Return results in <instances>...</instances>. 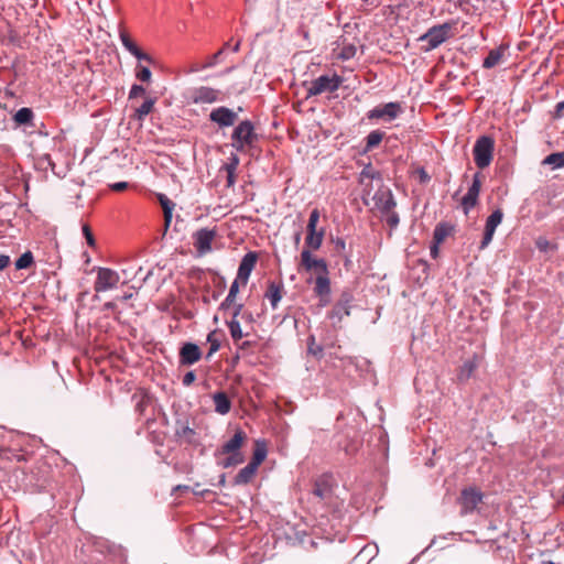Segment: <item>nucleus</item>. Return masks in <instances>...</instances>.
Masks as SVG:
<instances>
[{"label": "nucleus", "mask_w": 564, "mask_h": 564, "mask_svg": "<svg viewBox=\"0 0 564 564\" xmlns=\"http://www.w3.org/2000/svg\"><path fill=\"white\" fill-rule=\"evenodd\" d=\"M495 140L488 135L479 137L473 148L475 164L484 170L490 165L494 159Z\"/></svg>", "instance_id": "nucleus-4"}, {"label": "nucleus", "mask_w": 564, "mask_h": 564, "mask_svg": "<svg viewBox=\"0 0 564 564\" xmlns=\"http://www.w3.org/2000/svg\"><path fill=\"white\" fill-rule=\"evenodd\" d=\"M343 82L344 78L334 73L321 75L319 77L311 80L310 83H304V86L306 87L307 97H312L325 93H334L338 90Z\"/></svg>", "instance_id": "nucleus-3"}, {"label": "nucleus", "mask_w": 564, "mask_h": 564, "mask_svg": "<svg viewBox=\"0 0 564 564\" xmlns=\"http://www.w3.org/2000/svg\"><path fill=\"white\" fill-rule=\"evenodd\" d=\"M219 95H220V91L215 88L207 87V86H199V87H195V88H192L191 90H188L187 99H188V102L195 104V105L214 104V102L220 100Z\"/></svg>", "instance_id": "nucleus-8"}, {"label": "nucleus", "mask_w": 564, "mask_h": 564, "mask_svg": "<svg viewBox=\"0 0 564 564\" xmlns=\"http://www.w3.org/2000/svg\"><path fill=\"white\" fill-rule=\"evenodd\" d=\"M227 173V187H232L236 183V171H226Z\"/></svg>", "instance_id": "nucleus-53"}, {"label": "nucleus", "mask_w": 564, "mask_h": 564, "mask_svg": "<svg viewBox=\"0 0 564 564\" xmlns=\"http://www.w3.org/2000/svg\"><path fill=\"white\" fill-rule=\"evenodd\" d=\"M207 341L209 343V352L208 356H212L220 348V338L216 330H213L207 336Z\"/></svg>", "instance_id": "nucleus-33"}, {"label": "nucleus", "mask_w": 564, "mask_h": 564, "mask_svg": "<svg viewBox=\"0 0 564 564\" xmlns=\"http://www.w3.org/2000/svg\"><path fill=\"white\" fill-rule=\"evenodd\" d=\"M216 237V227L200 228L193 234V246L198 257H204L213 251V242L215 241Z\"/></svg>", "instance_id": "nucleus-6"}, {"label": "nucleus", "mask_w": 564, "mask_h": 564, "mask_svg": "<svg viewBox=\"0 0 564 564\" xmlns=\"http://www.w3.org/2000/svg\"><path fill=\"white\" fill-rule=\"evenodd\" d=\"M215 411L221 415L229 413L231 401L225 392H216L213 394Z\"/></svg>", "instance_id": "nucleus-21"}, {"label": "nucleus", "mask_w": 564, "mask_h": 564, "mask_svg": "<svg viewBox=\"0 0 564 564\" xmlns=\"http://www.w3.org/2000/svg\"><path fill=\"white\" fill-rule=\"evenodd\" d=\"M538 247L541 249V250H546L549 248V241L547 240H538L536 242Z\"/></svg>", "instance_id": "nucleus-59"}, {"label": "nucleus", "mask_w": 564, "mask_h": 564, "mask_svg": "<svg viewBox=\"0 0 564 564\" xmlns=\"http://www.w3.org/2000/svg\"><path fill=\"white\" fill-rule=\"evenodd\" d=\"M202 358L200 348L193 343H186L180 349V364L182 366H191L199 361Z\"/></svg>", "instance_id": "nucleus-14"}, {"label": "nucleus", "mask_w": 564, "mask_h": 564, "mask_svg": "<svg viewBox=\"0 0 564 564\" xmlns=\"http://www.w3.org/2000/svg\"><path fill=\"white\" fill-rule=\"evenodd\" d=\"M243 462L241 453H229V456L224 460L223 466L225 468L239 465Z\"/></svg>", "instance_id": "nucleus-36"}, {"label": "nucleus", "mask_w": 564, "mask_h": 564, "mask_svg": "<svg viewBox=\"0 0 564 564\" xmlns=\"http://www.w3.org/2000/svg\"><path fill=\"white\" fill-rule=\"evenodd\" d=\"M110 187L115 192H121V191H124L126 188H128V183L127 182H118V183L110 185Z\"/></svg>", "instance_id": "nucleus-55"}, {"label": "nucleus", "mask_w": 564, "mask_h": 564, "mask_svg": "<svg viewBox=\"0 0 564 564\" xmlns=\"http://www.w3.org/2000/svg\"><path fill=\"white\" fill-rule=\"evenodd\" d=\"M239 165V158L236 154H232L229 158V162L225 164L224 170L225 171H236Z\"/></svg>", "instance_id": "nucleus-48"}, {"label": "nucleus", "mask_w": 564, "mask_h": 564, "mask_svg": "<svg viewBox=\"0 0 564 564\" xmlns=\"http://www.w3.org/2000/svg\"><path fill=\"white\" fill-rule=\"evenodd\" d=\"M10 264V257L0 254V271L4 270Z\"/></svg>", "instance_id": "nucleus-56"}, {"label": "nucleus", "mask_w": 564, "mask_h": 564, "mask_svg": "<svg viewBox=\"0 0 564 564\" xmlns=\"http://www.w3.org/2000/svg\"><path fill=\"white\" fill-rule=\"evenodd\" d=\"M196 380V375L194 371H188L184 377H183V384L185 387H189L194 381Z\"/></svg>", "instance_id": "nucleus-51"}, {"label": "nucleus", "mask_w": 564, "mask_h": 564, "mask_svg": "<svg viewBox=\"0 0 564 564\" xmlns=\"http://www.w3.org/2000/svg\"><path fill=\"white\" fill-rule=\"evenodd\" d=\"M144 94H145V89L141 85L134 84V85H132V87L130 89L129 98L133 99L139 96H143Z\"/></svg>", "instance_id": "nucleus-47"}, {"label": "nucleus", "mask_w": 564, "mask_h": 564, "mask_svg": "<svg viewBox=\"0 0 564 564\" xmlns=\"http://www.w3.org/2000/svg\"><path fill=\"white\" fill-rule=\"evenodd\" d=\"M480 188H481L480 174L476 173L474 175L473 183H471L470 187L468 188V192L475 193V194H477L479 196Z\"/></svg>", "instance_id": "nucleus-44"}, {"label": "nucleus", "mask_w": 564, "mask_h": 564, "mask_svg": "<svg viewBox=\"0 0 564 564\" xmlns=\"http://www.w3.org/2000/svg\"><path fill=\"white\" fill-rule=\"evenodd\" d=\"M133 56L137 57L138 59H143V61H147L149 63L153 62L152 57L149 54L142 52L140 48H138V53L133 54Z\"/></svg>", "instance_id": "nucleus-54"}, {"label": "nucleus", "mask_w": 564, "mask_h": 564, "mask_svg": "<svg viewBox=\"0 0 564 564\" xmlns=\"http://www.w3.org/2000/svg\"><path fill=\"white\" fill-rule=\"evenodd\" d=\"M176 435L186 438L188 442H192V438L195 435V431L188 425H184L176 431Z\"/></svg>", "instance_id": "nucleus-42"}, {"label": "nucleus", "mask_w": 564, "mask_h": 564, "mask_svg": "<svg viewBox=\"0 0 564 564\" xmlns=\"http://www.w3.org/2000/svg\"><path fill=\"white\" fill-rule=\"evenodd\" d=\"M403 112V108L400 102L391 101L383 105L376 106L373 109L367 112L369 120H383L390 122L397 119Z\"/></svg>", "instance_id": "nucleus-7"}, {"label": "nucleus", "mask_w": 564, "mask_h": 564, "mask_svg": "<svg viewBox=\"0 0 564 564\" xmlns=\"http://www.w3.org/2000/svg\"><path fill=\"white\" fill-rule=\"evenodd\" d=\"M258 468H256L253 465L248 464L242 469L239 470V473L236 475L234 479L235 485H246L251 481V479L254 477Z\"/></svg>", "instance_id": "nucleus-22"}, {"label": "nucleus", "mask_w": 564, "mask_h": 564, "mask_svg": "<svg viewBox=\"0 0 564 564\" xmlns=\"http://www.w3.org/2000/svg\"><path fill=\"white\" fill-rule=\"evenodd\" d=\"M173 214H164V230L163 235H165L171 226Z\"/></svg>", "instance_id": "nucleus-57"}, {"label": "nucleus", "mask_w": 564, "mask_h": 564, "mask_svg": "<svg viewBox=\"0 0 564 564\" xmlns=\"http://www.w3.org/2000/svg\"><path fill=\"white\" fill-rule=\"evenodd\" d=\"M542 164L552 165L554 169L564 167V151L547 155Z\"/></svg>", "instance_id": "nucleus-28"}, {"label": "nucleus", "mask_w": 564, "mask_h": 564, "mask_svg": "<svg viewBox=\"0 0 564 564\" xmlns=\"http://www.w3.org/2000/svg\"><path fill=\"white\" fill-rule=\"evenodd\" d=\"M319 210L313 209L307 224L305 248L301 252L299 271L311 272L315 275L306 280V283L314 282V293L319 299V305L326 306L330 303V279L327 262L322 258H315L312 251L318 250L323 243L324 229L317 230Z\"/></svg>", "instance_id": "nucleus-1"}, {"label": "nucleus", "mask_w": 564, "mask_h": 564, "mask_svg": "<svg viewBox=\"0 0 564 564\" xmlns=\"http://www.w3.org/2000/svg\"><path fill=\"white\" fill-rule=\"evenodd\" d=\"M209 120L217 123L219 127H230L237 120V113L227 108V107H218L210 111Z\"/></svg>", "instance_id": "nucleus-13"}, {"label": "nucleus", "mask_w": 564, "mask_h": 564, "mask_svg": "<svg viewBox=\"0 0 564 564\" xmlns=\"http://www.w3.org/2000/svg\"><path fill=\"white\" fill-rule=\"evenodd\" d=\"M452 227L447 224H438L433 232V240L436 245L442 243L452 232Z\"/></svg>", "instance_id": "nucleus-25"}, {"label": "nucleus", "mask_w": 564, "mask_h": 564, "mask_svg": "<svg viewBox=\"0 0 564 564\" xmlns=\"http://www.w3.org/2000/svg\"><path fill=\"white\" fill-rule=\"evenodd\" d=\"M417 173L421 183H427L430 181L431 177L424 169H420Z\"/></svg>", "instance_id": "nucleus-58"}, {"label": "nucleus", "mask_w": 564, "mask_h": 564, "mask_svg": "<svg viewBox=\"0 0 564 564\" xmlns=\"http://www.w3.org/2000/svg\"><path fill=\"white\" fill-rule=\"evenodd\" d=\"M307 351H308V354H311L312 356H314L318 359L322 358V356H323V347L321 345L316 344L314 336L308 337Z\"/></svg>", "instance_id": "nucleus-32"}, {"label": "nucleus", "mask_w": 564, "mask_h": 564, "mask_svg": "<svg viewBox=\"0 0 564 564\" xmlns=\"http://www.w3.org/2000/svg\"><path fill=\"white\" fill-rule=\"evenodd\" d=\"M384 216H386V223L387 225L391 228V229H394L398 227L399 225V216L395 212H393V209H391V212H386L383 213Z\"/></svg>", "instance_id": "nucleus-41"}, {"label": "nucleus", "mask_w": 564, "mask_h": 564, "mask_svg": "<svg viewBox=\"0 0 564 564\" xmlns=\"http://www.w3.org/2000/svg\"><path fill=\"white\" fill-rule=\"evenodd\" d=\"M119 280L120 276L116 271L108 268H98L94 290L99 293L115 289L119 283Z\"/></svg>", "instance_id": "nucleus-10"}, {"label": "nucleus", "mask_w": 564, "mask_h": 564, "mask_svg": "<svg viewBox=\"0 0 564 564\" xmlns=\"http://www.w3.org/2000/svg\"><path fill=\"white\" fill-rule=\"evenodd\" d=\"M257 139L253 124L249 120H245L235 128L231 135V145L237 151H243L247 147H251Z\"/></svg>", "instance_id": "nucleus-5"}, {"label": "nucleus", "mask_w": 564, "mask_h": 564, "mask_svg": "<svg viewBox=\"0 0 564 564\" xmlns=\"http://www.w3.org/2000/svg\"><path fill=\"white\" fill-rule=\"evenodd\" d=\"M154 99H147L139 108L135 109L134 118L142 121L154 107Z\"/></svg>", "instance_id": "nucleus-30"}, {"label": "nucleus", "mask_w": 564, "mask_h": 564, "mask_svg": "<svg viewBox=\"0 0 564 564\" xmlns=\"http://www.w3.org/2000/svg\"><path fill=\"white\" fill-rule=\"evenodd\" d=\"M480 188H481L480 174L476 173L474 175L473 183H471L470 187L468 188V192L475 193V194H477L479 196Z\"/></svg>", "instance_id": "nucleus-43"}, {"label": "nucleus", "mask_w": 564, "mask_h": 564, "mask_svg": "<svg viewBox=\"0 0 564 564\" xmlns=\"http://www.w3.org/2000/svg\"><path fill=\"white\" fill-rule=\"evenodd\" d=\"M267 457V447L263 443H260L259 441L256 443V448L253 451L252 459L249 463L250 465H253L256 468H259V466L262 464V462Z\"/></svg>", "instance_id": "nucleus-24"}, {"label": "nucleus", "mask_w": 564, "mask_h": 564, "mask_svg": "<svg viewBox=\"0 0 564 564\" xmlns=\"http://www.w3.org/2000/svg\"><path fill=\"white\" fill-rule=\"evenodd\" d=\"M239 46H240V42L238 41V42L236 43V45H234L232 51H234V52H238V51H239Z\"/></svg>", "instance_id": "nucleus-64"}, {"label": "nucleus", "mask_w": 564, "mask_h": 564, "mask_svg": "<svg viewBox=\"0 0 564 564\" xmlns=\"http://www.w3.org/2000/svg\"><path fill=\"white\" fill-rule=\"evenodd\" d=\"M14 121L18 123V124H28V123H31L32 119H33V111L32 109L30 108H21L19 109L14 117H13Z\"/></svg>", "instance_id": "nucleus-29"}, {"label": "nucleus", "mask_w": 564, "mask_h": 564, "mask_svg": "<svg viewBox=\"0 0 564 564\" xmlns=\"http://www.w3.org/2000/svg\"><path fill=\"white\" fill-rule=\"evenodd\" d=\"M477 202L478 195L467 191L466 195L462 199V206L465 214H468V212L476 206Z\"/></svg>", "instance_id": "nucleus-31"}, {"label": "nucleus", "mask_w": 564, "mask_h": 564, "mask_svg": "<svg viewBox=\"0 0 564 564\" xmlns=\"http://www.w3.org/2000/svg\"><path fill=\"white\" fill-rule=\"evenodd\" d=\"M256 263L257 254L254 252H248L242 258L238 268L237 279L240 280L243 285L247 284Z\"/></svg>", "instance_id": "nucleus-15"}, {"label": "nucleus", "mask_w": 564, "mask_h": 564, "mask_svg": "<svg viewBox=\"0 0 564 564\" xmlns=\"http://www.w3.org/2000/svg\"><path fill=\"white\" fill-rule=\"evenodd\" d=\"M83 234L86 238L88 246L94 248L96 246V240H95L91 229L88 225L83 226Z\"/></svg>", "instance_id": "nucleus-45"}, {"label": "nucleus", "mask_w": 564, "mask_h": 564, "mask_svg": "<svg viewBox=\"0 0 564 564\" xmlns=\"http://www.w3.org/2000/svg\"><path fill=\"white\" fill-rule=\"evenodd\" d=\"M283 284L276 283L274 281H270L268 284V290L265 292V297L270 301L273 308H276L279 302L282 299Z\"/></svg>", "instance_id": "nucleus-20"}, {"label": "nucleus", "mask_w": 564, "mask_h": 564, "mask_svg": "<svg viewBox=\"0 0 564 564\" xmlns=\"http://www.w3.org/2000/svg\"><path fill=\"white\" fill-rule=\"evenodd\" d=\"M33 263V256L30 251L23 253L17 261H15V268L18 270L25 269L30 267Z\"/></svg>", "instance_id": "nucleus-37"}, {"label": "nucleus", "mask_w": 564, "mask_h": 564, "mask_svg": "<svg viewBox=\"0 0 564 564\" xmlns=\"http://www.w3.org/2000/svg\"><path fill=\"white\" fill-rule=\"evenodd\" d=\"M242 310V304H237L235 307V312L232 318L227 323L230 335L235 341L240 340L243 337V333L240 326L239 321L237 319L238 315Z\"/></svg>", "instance_id": "nucleus-19"}, {"label": "nucleus", "mask_w": 564, "mask_h": 564, "mask_svg": "<svg viewBox=\"0 0 564 564\" xmlns=\"http://www.w3.org/2000/svg\"><path fill=\"white\" fill-rule=\"evenodd\" d=\"M368 564H383L382 558L379 557H372Z\"/></svg>", "instance_id": "nucleus-61"}, {"label": "nucleus", "mask_w": 564, "mask_h": 564, "mask_svg": "<svg viewBox=\"0 0 564 564\" xmlns=\"http://www.w3.org/2000/svg\"><path fill=\"white\" fill-rule=\"evenodd\" d=\"M202 69H206V67H203V63H192L184 72L186 74H192V73H197Z\"/></svg>", "instance_id": "nucleus-49"}, {"label": "nucleus", "mask_w": 564, "mask_h": 564, "mask_svg": "<svg viewBox=\"0 0 564 564\" xmlns=\"http://www.w3.org/2000/svg\"><path fill=\"white\" fill-rule=\"evenodd\" d=\"M507 50V45H500L499 47L491 50L484 59L482 67L490 69L502 63Z\"/></svg>", "instance_id": "nucleus-17"}, {"label": "nucleus", "mask_w": 564, "mask_h": 564, "mask_svg": "<svg viewBox=\"0 0 564 564\" xmlns=\"http://www.w3.org/2000/svg\"><path fill=\"white\" fill-rule=\"evenodd\" d=\"M116 307V304L113 302H107L104 305L105 310H113Z\"/></svg>", "instance_id": "nucleus-62"}, {"label": "nucleus", "mask_w": 564, "mask_h": 564, "mask_svg": "<svg viewBox=\"0 0 564 564\" xmlns=\"http://www.w3.org/2000/svg\"><path fill=\"white\" fill-rule=\"evenodd\" d=\"M383 138H384V132H382L380 130L371 131L366 138L365 151H371L372 149L378 147L381 143V141L383 140Z\"/></svg>", "instance_id": "nucleus-26"}, {"label": "nucleus", "mask_w": 564, "mask_h": 564, "mask_svg": "<svg viewBox=\"0 0 564 564\" xmlns=\"http://www.w3.org/2000/svg\"><path fill=\"white\" fill-rule=\"evenodd\" d=\"M346 247V243L343 239H337L336 240V249L339 250V251H343Z\"/></svg>", "instance_id": "nucleus-60"}, {"label": "nucleus", "mask_w": 564, "mask_h": 564, "mask_svg": "<svg viewBox=\"0 0 564 564\" xmlns=\"http://www.w3.org/2000/svg\"><path fill=\"white\" fill-rule=\"evenodd\" d=\"M223 54H224V48H220L215 54L207 57L205 62H203V67H206V69H207V68H212V67L216 66L219 63Z\"/></svg>", "instance_id": "nucleus-38"}, {"label": "nucleus", "mask_w": 564, "mask_h": 564, "mask_svg": "<svg viewBox=\"0 0 564 564\" xmlns=\"http://www.w3.org/2000/svg\"><path fill=\"white\" fill-rule=\"evenodd\" d=\"M503 214L501 209H496L492 214L487 218L485 225V232L482 240L480 242V249H485L492 240L496 228L502 221Z\"/></svg>", "instance_id": "nucleus-12"}, {"label": "nucleus", "mask_w": 564, "mask_h": 564, "mask_svg": "<svg viewBox=\"0 0 564 564\" xmlns=\"http://www.w3.org/2000/svg\"><path fill=\"white\" fill-rule=\"evenodd\" d=\"M373 178V171L370 166L362 170L360 173V182L364 183L366 180Z\"/></svg>", "instance_id": "nucleus-50"}, {"label": "nucleus", "mask_w": 564, "mask_h": 564, "mask_svg": "<svg viewBox=\"0 0 564 564\" xmlns=\"http://www.w3.org/2000/svg\"><path fill=\"white\" fill-rule=\"evenodd\" d=\"M239 282H241L240 280L236 279L232 283H231V286L229 289V293L227 295V297L225 299V301L220 304V308L221 310H227L229 308L235 300H236V296L239 292Z\"/></svg>", "instance_id": "nucleus-27"}, {"label": "nucleus", "mask_w": 564, "mask_h": 564, "mask_svg": "<svg viewBox=\"0 0 564 564\" xmlns=\"http://www.w3.org/2000/svg\"><path fill=\"white\" fill-rule=\"evenodd\" d=\"M476 368H477V362L474 359L466 360L463 364V366L459 368V371L457 375L458 380L459 381L468 380L475 372Z\"/></svg>", "instance_id": "nucleus-23"}, {"label": "nucleus", "mask_w": 564, "mask_h": 564, "mask_svg": "<svg viewBox=\"0 0 564 564\" xmlns=\"http://www.w3.org/2000/svg\"><path fill=\"white\" fill-rule=\"evenodd\" d=\"M375 206L383 214L386 212H391L395 207V200L391 191L383 189L378 191L373 195Z\"/></svg>", "instance_id": "nucleus-16"}, {"label": "nucleus", "mask_w": 564, "mask_h": 564, "mask_svg": "<svg viewBox=\"0 0 564 564\" xmlns=\"http://www.w3.org/2000/svg\"><path fill=\"white\" fill-rule=\"evenodd\" d=\"M159 203L163 209L164 214H173V210L175 208V203H173L166 195L159 194L158 195Z\"/></svg>", "instance_id": "nucleus-34"}, {"label": "nucleus", "mask_w": 564, "mask_h": 564, "mask_svg": "<svg viewBox=\"0 0 564 564\" xmlns=\"http://www.w3.org/2000/svg\"><path fill=\"white\" fill-rule=\"evenodd\" d=\"M563 111H564V101L557 102L555 106L553 118L560 119L563 116Z\"/></svg>", "instance_id": "nucleus-52"}, {"label": "nucleus", "mask_w": 564, "mask_h": 564, "mask_svg": "<svg viewBox=\"0 0 564 564\" xmlns=\"http://www.w3.org/2000/svg\"><path fill=\"white\" fill-rule=\"evenodd\" d=\"M312 494L318 501L328 503L333 496V481L332 477L323 475L315 479Z\"/></svg>", "instance_id": "nucleus-11"}, {"label": "nucleus", "mask_w": 564, "mask_h": 564, "mask_svg": "<svg viewBox=\"0 0 564 564\" xmlns=\"http://www.w3.org/2000/svg\"><path fill=\"white\" fill-rule=\"evenodd\" d=\"M246 440V434L242 431H237L234 436L226 442L221 447L223 454H229V453H239L240 447L242 446L243 442Z\"/></svg>", "instance_id": "nucleus-18"}, {"label": "nucleus", "mask_w": 564, "mask_h": 564, "mask_svg": "<svg viewBox=\"0 0 564 564\" xmlns=\"http://www.w3.org/2000/svg\"><path fill=\"white\" fill-rule=\"evenodd\" d=\"M356 54V47L352 45L346 46L341 50L339 57L343 59H349Z\"/></svg>", "instance_id": "nucleus-46"}, {"label": "nucleus", "mask_w": 564, "mask_h": 564, "mask_svg": "<svg viewBox=\"0 0 564 564\" xmlns=\"http://www.w3.org/2000/svg\"><path fill=\"white\" fill-rule=\"evenodd\" d=\"M437 245L434 242V246L431 248V253L435 258L437 254Z\"/></svg>", "instance_id": "nucleus-63"}, {"label": "nucleus", "mask_w": 564, "mask_h": 564, "mask_svg": "<svg viewBox=\"0 0 564 564\" xmlns=\"http://www.w3.org/2000/svg\"><path fill=\"white\" fill-rule=\"evenodd\" d=\"M482 501V494L476 487L464 488L458 498V502L462 507V514L473 512L477 506Z\"/></svg>", "instance_id": "nucleus-9"}, {"label": "nucleus", "mask_w": 564, "mask_h": 564, "mask_svg": "<svg viewBox=\"0 0 564 564\" xmlns=\"http://www.w3.org/2000/svg\"><path fill=\"white\" fill-rule=\"evenodd\" d=\"M347 315H349V310L344 304H336L332 310V317H337L339 321H341L343 317Z\"/></svg>", "instance_id": "nucleus-39"}, {"label": "nucleus", "mask_w": 564, "mask_h": 564, "mask_svg": "<svg viewBox=\"0 0 564 564\" xmlns=\"http://www.w3.org/2000/svg\"><path fill=\"white\" fill-rule=\"evenodd\" d=\"M120 40L124 48L129 51L132 55L138 53V45L130 39V36L126 32L120 33Z\"/></svg>", "instance_id": "nucleus-35"}, {"label": "nucleus", "mask_w": 564, "mask_h": 564, "mask_svg": "<svg viewBox=\"0 0 564 564\" xmlns=\"http://www.w3.org/2000/svg\"><path fill=\"white\" fill-rule=\"evenodd\" d=\"M151 70L145 66H139L135 72V77L141 80L149 83L151 80Z\"/></svg>", "instance_id": "nucleus-40"}, {"label": "nucleus", "mask_w": 564, "mask_h": 564, "mask_svg": "<svg viewBox=\"0 0 564 564\" xmlns=\"http://www.w3.org/2000/svg\"><path fill=\"white\" fill-rule=\"evenodd\" d=\"M457 22L454 20L446 21L442 24L431 26L424 34L419 37L420 42L426 43L422 46L424 52H431L456 34Z\"/></svg>", "instance_id": "nucleus-2"}]
</instances>
